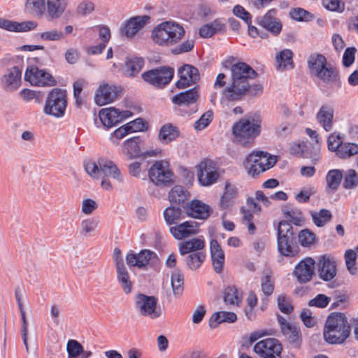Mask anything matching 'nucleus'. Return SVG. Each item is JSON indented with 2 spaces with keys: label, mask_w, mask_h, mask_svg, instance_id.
<instances>
[{
  "label": "nucleus",
  "mask_w": 358,
  "mask_h": 358,
  "mask_svg": "<svg viewBox=\"0 0 358 358\" xmlns=\"http://www.w3.org/2000/svg\"><path fill=\"white\" fill-rule=\"evenodd\" d=\"M358 154V145L356 143H345L338 150L337 155L340 158L346 159Z\"/></svg>",
  "instance_id": "3c124183"
},
{
  "label": "nucleus",
  "mask_w": 358,
  "mask_h": 358,
  "mask_svg": "<svg viewBox=\"0 0 358 358\" xmlns=\"http://www.w3.org/2000/svg\"><path fill=\"white\" fill-rule=\"evenodd\" d=\"M310 73L325 83H331L338 80V72L330 64L327 62L324 56L313 55L308 60Z\"/></svg>",
  "instance_id": "423d86ee"
},
{
  "label": "nucleus",
  "mask_w": 358,
  "mask_h": 358,
  "mask_svg": "<svg viewBox=\"0 0 358 358\" xmlns=\"http://www.w3.org/2000/svg\"><path fill=\"white\" fill-rule=\"evenodd\" d=\"M213 112L208 110L203 113L201 117L195 122L194 129L197 131H201L207 127L213 120Z\"/></svg>",
  "instance_id": "680f3d73"
},
{
  "label": "nucleus",
  "mask_w": 358,
  "mask_h": 358,
  "mask_svg": "<svg viewBox=\"0 0 358 358\" xmlns=\"http://www.w3.org/2000/svg\"><path fill=\"white\" fill-rule=\"evenodd\" d=\"M199 98L198 90L193 87L189 90L178 94L171 99L174 104L181 106H188L195 103Z\"/></svg>",
  "instance_id": "2f4dec72"
},
{
  "label": "nucleus",
  "mask_w": 358,
  "mask_h": 358,
  "mask_svg": "<svg viewBox=\"0 0 358 358\" xmlns=\"http://www.w3.org/2000/svg\"><path fill=\"white\" fill-rule=\"evenodd\" d=\"M68 358H79L83 352V345L76 340L70 339L66 344Z\"/></svg>",
  "instance_id": "603ef678"
},
{
  "label": "nucleus",
  "mask_w": 358,
  "mask_h": 358,
  "mask_svg": "<svg viewBox=\"0 0 358 358\" xmlns=\"http://www.w3.org/2000/svg\"><path fill=\"white\" fill-rule=\"evenodd\" d=\"M358 184V174L353 169L347 171L343 182V187L345 189H352Z\"/></svg>",
  "instance_id": "4d7b16f0"
},
{
  "label": "nucleus",
  "mask_w": 358,
  "mask_h": 358,
  "mask_svg": "<svg viewBox=\"0 0 358 358\" xmlns=\"http://www.w3.org/2000/svg\"><path fill=\"white\" fill-rule=\"evenodd\" d=\"M290 17L296 21H309L313 17L310 13L301 8L292 9L290 12Z\"/></svg>",
  "instance_id": "13d9d810"
},
{
  "label": "nucleus",
  "mask_w": 358,
  "mask_h": 358,
  "mask_svg": "<svg viewBox=\"0 0 358 358\" xmlns=\"http://www.w3.org/2000/svg\"><path fill=\"white\" fill-rule=\"evenodd\" d=\"M343 144V143L339 134L332 133L327 138L328 149L331 151L336 152V154Z\"/></svg>",
  "instance_id": "bf43d9fd"
},
{
  "label": "nucleus",
  "mask_w": 358,
  "mask_h": 358,
  "mask_svg": "<svg viewBox=\"0 0 358 358\" xmlns=\"http://www.w3.org/2000/svg\"><path fill=\"white\" fill-rule=\"evenodd\" d=\"M184 208L188 216L200 220L207 219L213 211L210 206L199 200H192Z\"/></svg>",
  "instance_id": "5701e85b"
},
{
  "label": "nucleus",
  "mask_w": 358,
  "mask_h": 358,
  "mask_svg": "<svg viewBox=\"0 0 358 358\" xmlns=\"http://www.w3.org/2000/svg\"><path fill=\"white\" fill-rule=\"evenodd\" d=\"M285 217L289 220V222H292L295 225H301L303 222L302 213L299 210L290 209L284 212Z\"/></svg>",
  "instance_id": "0e129e2a"
},
{
  "label": "nucleus",
  "mask_w": 358,
  "mask_h": 358,
  "mask_svg": "<svg viewBox=\"0 0 358 358\" xmlns=\"http://www.w3.org/2000/svg\"><path fill=\"white\" fill-rule=\"evenodd\" d=\"M131 115L132 113L129 110H120L113 107L102 108L99 113L101 123L107 129L115 127Z\"/></svg>",
  "instance_id": "2eb2a0df"
},
{
  "label": "nucleus",
  "mask_w": 358,
  "mask_h": 358,
  "mask_svg": "<svg viewBox=\"0 0 358 358\" xmlns=\"http://www.w3.org/2000/svg\"><path fill=\"white\" fill-rule=\"evenodd\" d=\"M45 8V0H27L26 10L31 14L41 15Z\"/></svg>",
  "instance_id": "de8ad7c7"
},
{
  "label": "nucleus",
  "mask_w": 358,
  "mask_h": 358,
  "mask_svg": "<svg viewBox=\"0 0 358 358\" xmlns=\"http://www.w3.org/2000/svg\"><path fill=\"white\" fill-rule=\"evenodd\" d=\"M136 308L143 316L156 319L160 316L159 311L157 309V299L152 296H147L138 294L136 296Z\"/></svg>",
  "instance_id": "a211bd4d"
},
{
  "label": "nucleus",
  "mask_w": 358,
  "mask_h": 358,
  "mask_svg": "<svg viewBox=\"0 0 358 358\" xmlns=\"http://www.w3.org/2000/svg\"><path fill=\"white\" fill-rule=\"evenodd\" d=\"M315 262L311 257L301 260L295 266L293 275L301 284H305L311 280L315 275Z\"/></svg>",
  "instance_id": "aec40b11"
},
{
  "label": "nucleus",
  "mask_w": 358,
  "mask_h": 358,
  "mask_svg": "<svg viewBox=\"0 0 358 358\" xmlns=\"http://www.w3.org/2000/svg\"><path fill=\"white\" fill-rule=\"evenodd\" d=\"M318 273L320 278L324 281L332 280L336 275V264L335 260L327 255L320 257L318 260Z\"/></svg>",
  "instance_id": "b1692460"
},
{
  "label": "nucleus",
  "mask_w": 358,
  "mask_h": 358,
  "mask_svg": "<svg viewBox=\"0 0 358 358\" xmlns=\"http://www.w3.org/2000/svg\"><path fill=\"white\" fill-rule=\"evenodd\" d=\"M180 79L176 83L179 89L185 88L196 83L199 78V73L196 68L190 65L185 64L178 69Z\"/></svg>",
  "instance_id": "4be33fe9"
},
{
  "label": "nucleus",
  "mask_w": 358,
  "mask_h": 358,
  "mask_svg": "<svg viewBox=\"0 0 358 358\" xmlns=\"http://www.w3.org/2000/svg\"><path fill=\"white\" fill-rule=\"evenodd\" d=\"M67 6L66 0H47L48 13L52 19L59 17Z\"/></svg>",
  "instance_id": "4c0bfd02"
},
{
  "label": "nucleus",
  "mask_w": 358,
  "mask_h": 358,
  "mask_svg": "<svg viewBox=\"0 0 358 358\" xmlns=\"http://www.w3.org/2000/svg\"><path fill=\"white\" fill-rule=\"evenodd\" d=\"M36 26V22L34 21L17 22L5 18H0V28L8 31H28L34 29Z\"/></svg>",
  "instance_id": "cd10ccee"
},
{
  "label": "nucleus",
  "mask_w": 358,
  "mask_h": 358,
  "mask_svg": "<svg viewBox=\"0 0 358 358\" xmlns=\"http://www.w3.org/2000/svg\"><path fill=\"white\" fill-rule=\"evenodd\" d=\"M277 13V9L271 8L264 16L257 18V23L274 36H278L282 28L281 21L276 17Z\"/></svg>",
  "instance_id": "412c9836"
},
{
  "label": "nucleus",
  "mask_w": 358,
  "mask_h": 358,
  "mask_svg": "<svg viewBox=\"0 0 358 358\" xmlns=\"http://www.w3.org/2000/svg\"><path fill=\"white\" fill-rule=\"evenodd\" d=\"M98 224L99 222L94 219L87 218L83 220L80 223V234L85 237L89 236L95 231Z\"/></svg>",
  "instance_id": "09e8293b"
},
{
  "label": "nucleus",
  "mask_w": 358,
  "mask_h": 358,
  "mask_svg": "<svg viewBox=\"0 0 358 358\" xmlns=\"http://www.w3.org/2000/svg\"><path fill=\"white\" fill-rule=\"evenodd\" d=\"M210 256L215 271L221 273L224 264V254L218 242L213 239L210 243Z\"/></svg>",
  "instance_id": "c85d7f7f"
},
{
  "label": "nucleus",
  "mask_w": 358,
  "mask_h": 358,
  "mask_svg": "<svg viewBox=\"0 0 358 358\" xmlns=\"http://www.w3.org/2000/svg\"><path fill=\"white\" fill-rule=\"evenodd\" d=\"M231 81L222 90V96L229 101L240 100L248 87L249 80L257 77V73L245 62H238L231 67Z\"/></svg>",
  "instance_id": "f257e3e1"
},
{
  "label": "nucleus",
  "mask_w": 358,
  "mask_h": 358,
  "mask_svg": "<svg viewBox=\"0 0 358 358\" xmlns=\"http://www.w3.org/2000/svg\"><path fill=\"white\" fill-rule=\"evenodd\" d=\"M169 231L176 239L182 240L196 234L199 229L196 222L186 221L170 227Z\"/></svg>",
  "instance_id": "393cba45"
},
{
  "label": "nucleus",
  "mask_w": 358,
  "mask_h": 358,
  "mask_svg": "<svg viewBox=\"0 0 358 358\" xmlns=\"http://www.w3.org/2000/svg\"><path fill=\"white\" fill-rule=\"evenodd\" d=\"M164 218L168 225L177 224L185 218L182 210L174 206L166 208L163 213Z\"/></svg>",
  "instance_id": "f704fd0d"
},
{
  "label": "nucleus",
  "mask_w": 358,
  "mask_h": 358,
  "mask_svg": "<svg viewBox=\"0 0 358 358\" xmlns=\"http://www.w3.org/2000/svg\"><path fill=\"white\" fill-rule=\"evenodd\" d=\"M350 335V325L342 313H331L327 318L323 329L324 341L329 344H342Z\"/></svg>",
  "instance_id": "7ed1b4c3"
},
{
  "label": "nucleus",
  "mask_w": 358,
  "mask_h": 358,
  "mask_svg": "<svg viewBox=\"0 0 358 358\" xmlns=\"http://www.w3.org/2000/svg\"><path fill=\"white\" fill-rule=\"evenodd\" d=\"M293 52L289 49L279 52L275 56L277 68L280 71L289 70L294 68Z\"/></svg>",
  "instance_id": "473e14b6"
},
{
  "label": "nucleus",
  "mask_w": 358,
  "mask_h": 358,
  "mask_svg": "<svg viewBox=\"0 0 358 358\" xmlns=\"http://www.w3.org/2000/svg\"><path fill=\"white\" fill-rule=\"evenodd\" d=\"M254 351L262 358H281L282 345L275 338H266L257 343Z\"/></svg>",
  "instance_id": "f3484780"
},
{
  "label": "nucleus",
  "mask_w": 358,
  "mask_h": 358,
  "mask_svg": "<svg viewBox=\"0 0 358 358\" xmlns=\"http://www.w3.org/2000/svg\"><path fill=\"white\" fill-rule=\"evenodd\" d=\"M358 257L356 252L352 250H348L345 253V260L348 270L349 272L354 275L357 272V267L355 266L356 259Z\"/></svg>",
  "instance_id": "6e6d98bb"
},
{
  "label": "nucleus",
  "mask_w": 358,
  "mask_h": 358,
  "mask_svg": "<svg viewBox=\"0 0 358 358\" xmlns=\"http://www.w3.org/2000/svg\"><path fill=\"white\" fill-rule=\"evenodd\" d=\"M282 334L287 338L288 341L295 347H299L301 342V336L299 329L295 325L286 324L282 327Z\"/></svg>",
  "instance_id": "ea45409f"
},
{
  "label": "nucleus",
  "mask_w": 358,
  "mask_h": 358,
  "mask_svg": "<svg viewBox=\"0 0 358 358\" xmlns=\"http://www.w3.org/2000/svg\"><path fill=\"white\" fill-rule=\"evenodd\" d=\"M205 246L203 238H194L187 241L180 242L178 245L179 252L181 255L200 252Z\"/></svg>",
  "instance_id": "7c9ffc66"
},
{
  "label": "nucleus",
  "mask_w": 358,
  "mask_h": 358,
  "mask_svg": "<svg viewBox=\"0 0 358 358\" xmlns=\"http://www.w3.org/2000/svg\"><path fill=\"white\" fill-rule=\"evenodd\" d=\"M157 257L156 254L148 250H143L139 253H129L126 262L129 266L143 268L152 259Z\"/></svg>",
  "instance_id": "bb28decb"
},
{
  "label": "nucleus",
  "mask_w": 358,
  "mask_h": 358,
  "mask_svg": "<svg viewBox=\"0 0 358 358\" xmlns=\"http://www.w3.org/2000/svg\"><path fill=\"white\" fill-rule=\"evenodd\" d=\"M116 268L118 282L121 284L124 292L127 294L131 292L132 287L129 273L124 264L118 263Z\"/></svg>",
  "instance_id": "58836bf2"
},
{
  "label": "nucleus",
  "mask_w": 358,
  "mask_h": 358,
  "mask_svg": "<svg viewBox=\"0 0 358 358\" xmlns=\"http://www.w3.org/2000/svg\"><path fill=\"white\" fill-rule=\"evenodd\" d=\"M315 240V235L309 229H303L299 234V241L301 245L309 246L312 245Z\"/></svg>",
  "instance_id": "e2e57ef3"
},
{
  "label": "nucleus",
  "mask_w": 358,
  "mask_h": 358,
  "mask_svg": "<svg viewBox=\"0 0 358 358\" xmlns=\"http://www.w3.org/2000/svg\"><path fill=\"white\" fill-rule=\"evenodd\" d=\"M173 73V69L162 66L144 72L142 74V78L145 82L153 86L163 87L171 80Z\"/></svg>",
  "instance_id": "ddd939ff"
},
{
  "label": "nucleus",
  "mask_w": 358,
  "mask_h": 358,
  "mask_svg": "<svg viewBox=\"0 0 358 358\" xmlns=\"http://www.w3.org/2000/svg\"><path fill=\"white\" fill-rule=\"evenodd\" d=\"M343 178V172L339 169H331L326 176L327 191L334 193L336 192Z\"/></svg>",
  "instance_id": "72a5a7b5"
},
{
  "label": "nucleus",
  "mask_w": 358,
  "mask_h": 358,
  "mask_svg": "<svg viewBox=\"0 0 358 358\" xmlns=\"http://www.w3.org/2000/svg\"><path fill=\"white\" fill-rule=\"evenodd\" d=\"M150 182L155 186H169L174 182V173L168 161H155L148 171Z\"/></svg>",
  "instance_id": "1a4fd4ad"
},
{
  "label": "nucleus",
  "mask_w": 358,
  "mask_h": 358,
  "mask_svg": "<svg viewBox=\"0 0 358 358\" xmlns=\"http://www.w3.org/2000/svg\"><path fill=\"white\" fill-rule=\"evenodd\" d=\"M87 85V81L83 78H80L76 80L73 84V96L76 99L77 106H80L83 103L81 98V92L84 86Z\"/></svg>",
  "instance_id": "052dcab7"
},
{
  "label": "nucleus",
  "mask_w": 358,
  "mask_h": 358,
  "mask_svg": "<svg viewBox=\"0 0 358 358\" xmlns=\"http://www.w3.org/2000/svg\"><path fill=\"white\" fill-rule=\"evenodd\" d=\"M237 316L234 313L220 311L215 313L209 320V325L212 328H216L219 324L222 322H234Z\"/></svg>",
  "instance_id": "e433bc0d"
},
{
  "label": "nucleus",
  "mask_w": 358,
  "mask_h": 358,
  "mask_svg": "<svg viewBox=\"0 0 358 358\" xmlns=\"http://www.w3.org/2000/svg\"><path fill=\"white\" fill-rule=\"evenodd\" d=\"M224 301L230 305H238L241 301L238 290L234 287H228L224 290Z\"/></svg>",
  "instance_id": "5fc2aeb1"
},
{
  "label": "nucleus",
  "mask_w": 358,
  "mask_h": 358,
  "mask_svg": "<svg viewBox=\"0 0 358 358\" xmlns=\"http://www.w3.org/2000/svg\"><path fill=\"white\" fill-rule=\"evenodd\" d=\"M294 232L291 224L287 221H281L278 227V249L280 255L285 257H294L299 249L294 244Z\"/></svg>",
  "instance_id": "9d476101"
},
{
  "label": "nucleus",
  "mask_w": 358,
  "mask_h": 358,
  "mask_svg": "<svg viewBox=\"0 0 358 358\" xmlns=\"http://www.w3.org/2000/svg\"><path fill=\"white\" fill-rule=\"evenodd\" d=\"M334 113V110L329 105L322 106L317 113V120L326 131H329L332 129Z\"/></svg>",
  "instance_id": "c756f323"
},
{
  "label": "nucleus",
  "mask_w": 358,
  "mask_h": 358,
  "mask_svg": "<svg viewBox=\"0 0 358 358\" xmlns=\"http://www.w3.org/2000/svg\"><path fill=\"white\" fill-rule=\"evenodd\" d=\"M144 66V60L141 57H132L125 62V74L130 77L137 75Z\"/></svg>",
  "instance_id": "79ce46f5"
},
{
  "label": "nucleus",
  "mask_w": 358,
  "mask_h": 358,
  "mask_svg": "<svg viewBox=\"0 0 358 358\" xmlns=\"http://www.w3.org/2000/svg\"><path fill=\"white\" fill-rule=\"evenodd\" d=\"M180 134L178 127L171 124L163 125L159 132V139L164 143H169L174 141Z\"/></svg>",
  "instance_id": "c9c22d12"
},
{
  "label": "nucleus",
  "mask_w": 358,
  "mask_h": 358,
  "mask_svg": "<svg viewBox=\"0 0 358 358\" xmlns=\"http://www.w3.org/2000/svg\"><path fill=\"white\" fill-rule=\"evenodd\" d=\"M235 141L243 145H251L260 134L261 120L258 118H243L233 126Z\"/></svg>",
  "instance_id": "39448f33"
},
{
  "label": "nucleus",
  "mask_w": 358,
  "mask_h": 358,
  "mask_svg": "<svg viewBox=\"0 0 358 358\" xmlns=\"http://www.w3.org/2000/svg\"><path fill=\"white\" fill-rule=\"evenodd\" d=\"M94 10V4L90 0L81 1L77 7V13L81 15H87L92 13Z\"/></svg>",
  "instance_id": "774afa93"
},
{
  "label": "nucleus",
  "mask_w": 358,
  "mask_h": 358,
  "mask_svg": "<svg viewBox=\"0 0 358 358\" xmlns=\"http://www.w3.org/2000/svg\"><path fill=\"white\" fill-rule=\"evenodd\" d=\"M238 195L237 185L230 182H226L219 202L220 208L222 210L231 209L234 206Z\"/></svg>",
  "instance_id": "a878e982"
},
{
  "label": "nucleus",
  "mask_w": 358,
  "mask_h": 358,
  "mask_svg": "<svg viewBox=\"0 0 358 358\" xmlns=\"http://www.w3.org/2000/svg\"><path fill=\"white\" fill-rule=\"evenodd\" d=\"M276 162L275 156L263 151H257L247 157L244 166L250 176L256 177L273 167Z\"/></svg>",
  "instance_id": "0eeeda50"
},
{
  "label": "nucleus",
  "mask_w": 358,
  "mask_h": 358,
  "mask_svg": "<svg viewBox=\"0 0 358 358\" xmlns=\"http://www.w3.org/2000/svg\"><path fill=\"white\" fill-rule=\"evenodd\" d=\"M199 182L205 187L210 186L217 182L220 173L215 164L210 159L202 161L197 166Z\"/></svg>",
  "instance_id": "4468645a"
},
{
  "label": "nucleus",
  "mask_w": 358,
  "mask_h": 358,
  "mask_svg": "<svg viewBox=\"0 0 358 358\" xmlns=\"http://www.w3.org/2000/svg\"><path fill=\"white\" fill-rule=\"evenodd\" d=\"M313 223L318 227L324 226L331 219V213L327 209H321L319 212H311Z\"/></svg>",
  "instance_id": "a18cd8bd"
},
{
  "label": "nucleus",
  "mask_w": 358,
  "mask_h": 358,
  "mask_svg": "<svg viewBox=\"0 0 358 358\" xmlns=\"http://www.w3.org/2000/svg\"><path fill=\"white\" fill-rule=\"evenodd\" d=\"M171 286L173 294L179 296L182 294L184 289V275L181 271L176 270L171 274Z\"/></svg>",
  "instance_id": "c03bdc74"
},
{
  "label": "nucleus",
  "mask_w": 358,
  "mask_h": 358,
  "mask_svg": "<svg viewBox=\"0 0 358 358\" xmlns=\"http://www.w3.org/2000/svg\"><path fill=\"white\" fill-rule=\"evenodd\" d=\"M120 91L121 89L119 86L102 83L95 92L94 102L99 106L110 103L117 98Z\"/></svg>",
  "instance_id": "6ab92c4d"
},
{
  "label": "nucleus",
  "mask_w": 358,
  "mask_h": 358,
  "mask_svg": "<svg viewBox=\"0 0 358 358\" xmlns=\"http://www.w3.org/2000/svg\"><path fill=\"white\" fill-rule=\"evenodd\" d=\"M206 258V255L202 252L189 253L185 261L187 266L192 270L199 268Z\"/></svg>",
  "instance_id": "49530a36"
},
{
  "label": "nucleus",
  "mask_w": 358,
  "mask_h": 358,
  "mask_svg": "<svg viewBox=\"0 0 358 358\" xmlns=\"http://www.w3.org/2000/svg\"><path fill=\"white\" fill-rule=\"evenodd\" d=\"M87 173L94 180H101V187L107 191L113 189L110 178L118 183L124 182V176L119 167L111 160L99 159L97 162L89 160L84 164Z\"/></svg>",
  "instance_id": "f03ea898"
},
{
  "label": "nucleus",
  "mask_w": 358,
  "mask_h": 358,
  "mask_svg": "<svg viewBox=\"0 0 358 358\" xmlns=\"http://www.w3.org/2000/svg\"><path fill=\"white\" fill-rule=\"evenodd\" d=\"M24 79L31 85L38 87H52L57 83L51 74L36 66H29L27 68Z\"/></svg>",
  "instance_id": "9b49d317"
},
{
  "label": "nucleus",
  "mask_w": 358,
  "mask_h": 358,
  "mask_svg": "<svg viewBox=\"0 0 358 358\" xmlns=\"http://www.w3.org/2000/svg\"><path fill=\"white\" fill-rule=\"evenodd\" d=\"M22 68L13 66L8 68L0 77V87L6 92H13L22 85Z\"/></svg>",
  "instance_id": "f8f14e48"
},
{
  "label": "nucleus",
  "mask_w": 358,
  "mask_h": 358,
  "mask_svg": "<svg viewBox=\"0 0 358 358\" xmlns=\"http://www.w3.org/2000/svg\"><path fill=\"white\" fill-rule=\"evenodd\" d=\"M185 30L179 23L168 20L156 25L151 31L152 41L162 47H171L178 44L185 36Z\"/></svg>",
  "instance_id": "20e7f679"
},
{
  "label": "nucleus",
  "mask_w": 358,
  "mask_h": 358,
  "mask_svg": "<svg viewBox=\"0 0 358 358\" xmlns=\"http://www.w3.org/2000/svg\"><path fill=\"white\" fill-rule=\"evenodd\" d=\"M66 107V91L54 88L47 95L43 111L45 115L55 118H62L65 115Z\"/></svg>",
  "instance_id": "6e6552de"
},
{
  "label": "nucleus",
  "mask_w": 358,
  "mask_h": 358,
  "mask_svg": "<svg viewBox=\"0 0 358 358\" xmlns=\"http://www.w3.org/2000/svg\"><path fill=\"white\" fill-rule=\"evenodd\" d=\"M194 46V42L192 39H187L180 45L176 46L172 50V53L174 55H180L185 52H190Z\"/></svg>",
  "instance_id": "338daca9"
},
{
  "label": "nucleus",
  "mask_w": 358,
  "mask_h": 358,
  "mask_svg": "<svg viewBox=\"0 0 358 358\" xmlns=\"http://www.w3.org/2000/svg\"><path fill=\"white\" fill-rule=\"evenodd\" d=\"M40 38L45 41H59L64 39V34L56 29H51L41 32L39 34Z\"/></svg>",
  "instance_id": "864d4df0"
},
{
  "label": "nucleus",
  "mask_w": 358,
  "mask_h": 358,
  "mask_svg": "<svg viewBox=\"0 0 358 358\" xmlns=\"http://www.w3.org/2000/svg\"><path fill=\"white\" fill-rule=\"evenodd\" d=\"M150 21V17L147 15L131 17L122 23L120 29V34L128 38H132L138 34Z\"/></svg>",
  "instance_id": "dca6fc26"
},
{
  "label": "nucleus",
  "mask_w": 358,
  "mask_h": 358,
  "mask_svg": "<svg viewBox=\"0 0 358 358\" xmlns=\"http://www.w3.org/2000/svg\"><path fill=\"white\" fill-rule=\"evenodd\" d=\"M141 138L138 136H135L124 142V149L129 158L140 157L141 153Z\"/></svg>",
  "instance_id": "37998d69"
},
{
  "label": "nucleus",
  "mask_w": 358,
  "mask_h": 358,
  "mask_svg": "<svg viewBox=\"0 0 358 358\" xmlns=\"http://www.w3.org/2000/svg\"><path fill=\"white\" fill-rule=\"evenodd\" d=\"M189 196V192L180 185L174 186L169 193V200L173 204H183Z\"/></svg>",
  "instance_id": "a19ab883"
},
{
  "label": "nucleus",
  "mask_w": 358,
  "mask_h": 358,
  "mask_svg": "<svg viewBox=\"0 0 358 358\" xmlns=\"http://www.w3.org/2000/svg\"><path fill=\"white\" fill-rule=\"evenodd\" d=\"M322 5L329 10L338 13L343 12L345 8L344 3L339 0H322Z\"/></svg>",
  "instance_id": "69168bd1"
},
{
  "label": "nucleus",
  "mask_w": 358,
  "mask_h": 358,
  "mask_svg": "<svg viewBox=\"0 0 358 358\" xmlns=\"http://www.w3.org/2000/svg\"><path fill=\"white\" fill-rule=\"evenodd\" d=\"M19 95L21 99L26 102L34 100L36 103L40 104L43 101V94L40 92H36L29 89L25 88L22 90L20 92Z\"/></svg>",
  "instance_id": "8fccbe9b"
}]
</instances>
